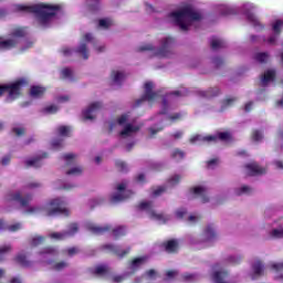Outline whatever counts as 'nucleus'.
<instances>
[{
    "label": "nucleus",
    "instance_id": "nucleus-1",
    "mask_svg": "<svg viewBox=\"0 0 283 283\" xmlns=\"http://www.w3.org/2000/svg\"><path fill=\"white\" fill-rule=\"evenodd\" d=\"M18 10H20V12H31V14H35L40 25H48L53 17H56V13L61 10V6L45 3L33 6L19 4Z\"/></svg>",
    "mask_w": 283,
    "mask_h": 283
},
{
    "label": "nucleus",
    "instance_id": "nucleus-2",
    "mask_svg": "<svg viewBox=\"0 0 283 283\" xmlns=\"http://www.w3.org/2000/svg\"><path fill=\"white\" fill-rule=\"evenodd\" d=\"M170 17L175 19L176 25H178L182 32L189 30V21H200V19H202V14L191 7H185L179 11H174L170 13Z\"/></svg>",
    "mask_w": 283,
    "mask_h": 283
},
{
    "label": "nucleus",
    "instance_id": "nucleus-3",
    "mask_svg": "<svg viewBox=\"0 0 283 283\" xmlns=\"http://www.w3.org/2000/svg\"><path fill=\"white\" fill-rule=\"evenodd\" d=\"M29 82L25 77H20L9 84H0V98L3 94H7V101H17L23 92V87H28Z\"/></svg>",
    "mask_w": 283,
    "mask_h": 283
},
{
    "label": "nucleus",
    "instance_id": "nucleus-4",
    "mask_svg": "<svg viewBox=\"0 0 283 283\" xmlns=\"http://www.w3.org/2000/svg\"><path fill=\"white\" fill-rule=\"evenodd\" d=\"M45 216H70L67 202L62 198L51 199L45 207Z\"/></svg>",
    "mask_w": 283,
    "mask_h": 283
},
{
    "label": "nucleus",
    "instance_id": "nucleus-5",
    "mask_svg": "<svg viewBox=\"0 0 283 283\" xmlns=\"http://www.w3.org/2000/svg\"><path fill=\"white\" fill-rule=\"evenodd\" d=\"M138 209L140 211H147L149 218H151V220H158L159 222H163L164 224H166V222L169 220V217H165V214L163 213H156L154 211V202L151 201H142L138 205Z\"/></svg>",
    "mask_w": 283,
    "mask_h": 283
},
{
    "label": "nucleus",
    "instance_id": "nucleus-6",
    "mask_svg": "<svg viewBox=\"0 0 283 283\" xmlns=\"http://www.w3.org/2000/svg\"><path fill=\"white\" fill-rule=\"evenodd\" d=\"M175 43L176 40L171 36L164 39L161 41V46L154 52V55L159 59H167L171 56V48H174Z\"/></svg>",
    "mask_w": 283,
    "mask_h": 283
},
{
    "label": "nucleus",
    "instance_id": "nucleus-7",
    "mask_svg": "<svg viewBox=\"0 0 283 283\" xmlns=\"http://www.w3.org/2000/svg\"><path fill=\"white\" fill-rule=\"evenodd\" d=\"M144 90V95L135 102V107H140L145 101H155L156 96H158V94L154 92V82H146Z\"/></svg>",
    "mask_w": 283,
    "mask_h": 283
},
{
    "label": "nucleus",
    "instance_id": "nucleus-8",
    "mask_svg": "<svg viewBox=\"0 0 283 283\" xmlns=\"http://www.w3.org/2000/svg\"><path fill=\"white\" fill-rule=\"evenodd\" d=\"M160 248L164 251H166V253L174 254V253H178L180 249V243L178 242L177 239H170V240L164 241L160 244Z\"/></svg>",
    "mask_w": 283,
    "mask_h": 283
},
{
    "label": "nucleus",
    "instance_id": "nucleus-9",
    "mask_svg": "<svg viewBox=\"0 0 283 283\" xmlns=\"http://www.w3.org/2000/svg\"><path fill=\"white\" fill-rule=\"evenodd\" d=\"M102 249H104L106 251H111V253H114L120 260H123V258H125L126 255H129V251H132V248L122 250L118 245H115V244H104V245H102Z\"/></svg>",
    "mask_w": 283,
    "mask_h": 283
},
{
    "label": "nucleus",
    "instance_id": "nucleus-10",
    "mask_svg": "<svg viewBox=\"0 0 283 283\" xmlns=\"http://www.w3.org/2000/svg\"><path fill=\"white\" fill-rule=\"evenodd\" d=\"M101 107H103V104H101V102L92 103L87 107V109H85L83 112L84 120H94V118H95L94 114H96L98 112V109H101Z\"/></svg>",
    "mask_w": 283,
    "mask_h": 283
},
{
    "label": "nucleus",
    "instance_id": "nucleus-11",
    "mask_svg": "<svg viewBox=\"0 0 283 283\" xmlns=\"http://www.w3.org/2000/svg\"><path fill=\"white\" fill-rule=\"evenodd\" d=\"M244 168L248 170L249 176H262L266 174V168L260 166L255 161L247 164Z\"/></svg>",
    "mask_w": 283,
    "mask_h": 283
},
{
    "label": "nucleus",
    "instance_id": "nucleus-12",
    "mask_svg": "<svg viewBox=\"0 0 283 283\" xmlns=\"http://www.w3.org/2000/svg\"><path fill=\"white\" fill-rule=\"evenodd\" d=\"M218 140H231V134L228 132L218 133V135H208L203 137L205 143H218Z\"/></svg>",
    "mask_w": 283,
    "mask_h": 283
},
{
    "label": "nucleus",
    "instance_id": "nucleus-13",
    "mask_svg": "<svg viewBox=\"0 0 283 283\" xmlns=\"http://www.w3.org/2000/svg\"><path fill=\"white\" fill-rule=\"evenodd\" d=\"M10 200L13 202H20L21 207H28L32 200V195L21 196V192H15L10 195Z\"/></svg>",
    "mask_w": 283,
    "mask_h": 283
},
{
    "label": "nucleus",
    "instance_id": "nucleus-14",
    "mask_svg": "<svg viewBox=\"0 0 283 283\" xmlns=\"http://www.w3.org/2000/svg\"><path fill=\"white\" fill-rule=\"evenodd\" d=\"M19 45V39L17 38H10L7 40H3L0 38V50L6 52L8 50H14Z\"/></svg>",
    "mask_w": 283,
    "mask_h": 283
},
{
    "label": "nucleus",
    "instance_id": "nucleus-15",
    "mask_svg": "<svg viewBox=\"0 0 283 283\" xmlns=\"http://www.w3.org/2000/svg\"><path fill=\"white\" fill-rule=\"evenodd\" d=\"M45 92H48V90L43 86H39V85H33L30 88V97L31 98H43V96H45Z\"/></svg>",
    "mask_w": 283,
    "mask_h": 283
},
{
    "label": "nucleus",
    "instance_id": "nucleus-16",
    "mask_svg": "<svg viewBox=\"0 0 283 283\" xmlns=\"http://www.w3.org/2000/svg\"><path fill=\"white\" fill-rule=\"evenodd\" d=\"M88 231L91 233H94L95 235H103V233H107V231H112V226H94V224H88L87 226Z\"/></svg>",
    "mask_w": 283,
    "mask_h": 283
},
{
    "label": "nucleus",
    "instance_id": "nucleus-17",
    "mask_svg": "<svg viewBox=\"0 0 283 283\" xmlns=\"http://www.w3.org/2000/svg\"><path fill=\"white\" fill-rule=\"evenodd\" d=\"M198 94L201 98H216V96H220V88L212 87L207 91H199Z\"/></svg>",
    "mask_w": 283,
    "mask_h": 283
},
{
    "label": "nucleus",
    "instance_id": "nucleus-18",
    "mask_svg": "<svg viewBox=\"0 0 283 283\" xmlns=\"http://www.w3.org/2000/svg\"><path fill=\"white\" fill-rule=\"evenodd\" d=\"M43 158H48V153H43L42 155H38L33 159H29L25 161L27 167H35V169H39L41 167V160Z\"/></svg>",
    "mask_w": 283,
    "mask_h": 283
},
{
    "label": "nucleus",
    "instance_id": "nucleus-19",
    "mask_svg": "<svg viewBox=\"0 0 283 283\" xmlns=\"http://www.w3.org/2000/svg\"><path fill=\"white\" fill-rule=\"evenodd\" d=\"M252 270L254 273V275L252 276V280H255V277H260V275H264V264L260 260H256L252 264Z\"/></svg>",
    "mask_w": 283,
    "mask_h": 283
},
{
    "label": "nucleus",
    "instance_id": "nucleus-20",
    "mask_svg": "<svg viewBox=\"0 0 283 283\" xmlns=\"http://www.w3.org/2000/svg\"><path fill=\"white\" fill-rule=\"evenodd\" d=\"M190 191L195 193V196H201V202L203 205L209 202V197L205 196V192L207 191L205 187L198 186V187L191 188Z\"/></svg>",
    "mask_w": 283,
    "mask_h": 283
},
{
    "label": "nucleus",
    "instance_id": "nucleus-21",
    "mask_svg": "<svg viewBox=\"0 0 283 283\" xmlns=\"http://www.w3.org/2000/svg\"><path fill=\"white\" fill-rule=\"evenodd\" d=\"M28 35V31L25 29V27H18L15 29L12 30L11 32V39H23Z\"/></svg>",
    "mask_w": 283,
    "mask_h": 283
},
{
    "label": "nucleus",
    "instance_id": "nucleus-22",
    "mask_svg": "<svg viewBox=\"0 0 283 283\" xmlns=\"http://www.w3.org/2000/svg\"><path fill=\"white\" fill-rule=\"evenodd\" d=\"M140 127L134 126L132 124H127L122 132H119V136H130L139 132Z\"/></svg>",
    "mask_w": 283,
    "mask_h": 283
},
{
    "label": "nucleus",
    "instance_id": "nucleus-23",
    "mask_svg": "<svg viewBox=\"0 0 283 283\" xmlns=\"http://www.w3.org/2000/svg\"><path fill=\"white\" fill-rule=\"evenodd\" d=\"M247 20L249 23H251L254 28H259V30H264V25L258 20V17H255L253 13L248 12L247 13Z\"/></svg>",
    "mask_w": 283,
    "mask_h": 283
},
{
    "label": "nucleus",
    "instance_id": "nucleus-24",
    "mask_svg": "<svg viewBox=\"0 0 283 283\" xmlns=\"http://www.w3.org/2000/svg\"><path fill=\"white\" fill-rule=\"evenodd\" d=\"M271 81H275V70L265 71L263 76L261 77V83H263V85H266V83H271Z\"/></svg>",
    "mask_w": 283,
    "mask_h": 283
},
{
    "label": "nucleus",
    "instance_id": "nucleus-25",
    "mask_svg": "<svg viewBox=\"0 0 283 283\" xmlns=\"http://www.w3.org/2000/svg\"><path fill=\"white\" fill-rule=\"evenodd\" d=\"M112 233L115 240H118V238L127 235V228H125V226H118L112 230Z\"/></svg>",
    "mask_w": 283,
    "mask_h": 283
},
{
    "label": "nucleus",
    "instance_id": "nucleus-26",
    "mask_svg": "<svg viewBox=\"0 0 283 283\" xmlns=\"http://www.w3.org/2000/svg\"><path fill=\"white\" fill-rule=\"evenodd\" d=\"M210 48H211V50H220L222 48H226V43L223 40L212 38V40L210 42Z\"/></svg>",
    "mask_w": 283,
    "mask_h": 283
},
{
    "label": "nucleus",
    "instance_id": "nucleus-27",
    "mask_svg": "<svg viewBox=\"0 0 283 283\" xmlns=\"http://www.w3.org/2000/svg\"><path fill=\"white\" fill-rule=\"evenodd\" d=\"M77 54H82L83 59L87 61L90 59V53L87 51V44L81 43L80 46L76 50Z\"/></svg>",
    "mask_w": 283,
    "mask_h": 283
},
{
    "label": "nucleus",
    "instance_id": "nucleus-28",
    "mask_svg": "<svg viewBox=\"0 0 283 283\" xmlns=\"http://www.w3.org/2000/svg\"><path fill=\"white\" fill-rule=\"evenodd\" d=\"M203 233L208 240H213L217 235L212 224L207 226Z\"/></svg>",
    "mask_w": 283,
    "mask_h": 283
},
{
    "label": "nucleus",
    "instance_id": "nucleus-29",
    "mask_svg": "<svg viewBox=\"0 0 283 283\" xmlns=\"http://www.w3.org/2000/svg\"><path fill=\"white\" fill-rule=\"evenodd\" d=\"M15 262L20 264V266H30V261H28V256H25L23 253L15 256Z\"/></svg>",
    "mask_w": 283,
    "mask_h": 283
},
{
    "label": "nucleus",
    "instance_id": "nucleus-30",
    "mask_svg": "<svg viewBox=\"0 0 283 283\" xmlns=\"http://www.w3.org/2000/svg\"><path fill=\"white\" fill-rule=\"evenodd\" d=\"M172 160H182L185 159V151L180 148H175L171 153Z\"/></svg>",
    "mask_w": 283,
    "mask_h": 283
},
{
    "label": "nucleus",
    "instance_id": "nucleus-31",
    "mask_svg": "<svg viewBox=\"0 0 283 283\" xmlns=\"http://www.w3.org/2000/svg\"><path fill=\"white\" fill-rule=\"evenodd\" d=\"M49 238H51V240H66L67 237V232L63 231V232H52L51 234H49Z\"/></svg>",
    "mask_w": 283,
    "mask_h": 283
},
{
    "label": "nucleus",
    "instance_id": "nucleus-32",
    "mask_svg": "<svg viewBox=\"0 0 283 283\" xmlns=\"http://www.w3.org/2000/svg\"><path fill=\"white\" fill-rule=\"evenodd\" d=\"M64 255H69V258H74V255H78L81 253V249L78 247H72L66 250H63Z\"/></svg>",
    "mask_w": 283,
    "mask_h": 283
},
{
    "label": "nucleus",
    "instance_id": "nucleus-33",
    "mask_svg": "<svg viewBox=\"0 0 283 283\" xmlns=\"http://www.w3.org/2000/svg\"><path fill=\"white\" fill-rule=\"evenodd\" d=\"M114 83H120V81H123V78H125V74L120 71H112L111 74Z\"/></svg>",
    "mask_w": 283,
    "mask_h": 283
},
{
    "label": "nucleus",
    "instance_id": "nucleus-34",
    "mask_svg": "<svg viewBox=\"0 0 283 283\" xmlns=\"http://www.w3.org/2000/svg\"><path fill=\"white\" fill-rule=\"evenodd\" d=\"M255 61H258V63H266V61H269V53L266 52H262V53H256L254 55Z\"/></svg>",
    "mask_w": 283,
    "mask_h": 283
},
{
    "label": "nucleus",
    "instance_id": "nucleus-35",
    "mask_svg": "<svg viewBox=\"0 0 283 283\" xmlns=\"http://www.w3.org/2000/svg\"><path fill=\"white\" fill-rule=\"evenodd\" d=\"M65 232L67 233V238L75 235V233H78V223H70L69 230Z\"/></svg>",
    "mask_w": 283,
    "mask_h": 283
},
{
    "label": "nucleus",
    "instance_id": "nucleus-36",
    "mask_svg": "<svg viewBox=\"0 0 283 283\" xmlns=\"http://www.w3.org/2000/svg\"><path fill=\"white\" fill-rule=\"evenodd\" d=\"M252 189L249 186H242L234 190L235 196H244V193H251Z\"/></svg>",
    "mask_w": 283,
    "mask_h": 283
},
{
    "label": "nucleus",
    "instance_id": "nucleus-37",
    "mask_svg": "<svg viewBox=\"0 0 283 283\" xmlns=\"http://www.w3.org/2000/svg\"><path fill=\"white\" fill-rule=\"evenodd\" d=\"M63 160H65L66 165H74V160H76V154H65L63 155Z\"/></svg>",
    "mask_w": 283,
    "mask_h": 283
},
{
    "label": "nucleus",
    "instance_id": "nucleus-38",
    "mask_svg": "<svg viewBox=\"0 0 283 283\" xmlns=\"http://www.w3.org/2000/svg\"><path fill=\"white\" fill-rule=\"evenodd\" d=\"M146 261H147L146 256L136 258L132 261V266L134 269H138V266H140V264H145Z\"/></svg>",
    "mask_w": 283,
    "mask_h": 283
},
{
    "label": "nucleus",
    "instance_id": "nucleus-39",
    "mask_svg": "<svg viewBox=\"0 0 283 283\" xmlns=\"http://www.w3.org/2000/svg\"><path fill=\"white\" fill-rule=\"evenodd\" d=\"M108 271H109V269L107 268V265H98L95 268L94 274L95 275H105V273H107Z\"/></svg>",
    "mask_w": 283,
    "mask_h": 283
},
{
    "label": "nucleus",
    "instance_id": "nucleus-40",
    "mask_svg": "<svg viewBox=\"0 0 283 283\" xmlns=\"http://www.w3.org/2000/svg\"><path fill=\"white\" fill-rule=\"evenodd\" d=\"M45 242V237H35L31 240V247H41Z\"/></svg>",
    "mask_w": 283,
    "mask_h": 283
},
{
    "label": "nucleus",
    "instance_id": "nucleus-41",
    "mask_svg": "<svg viewBox=\"0 0 283 283\" xmlns=\"http://www.w3.org/2000/svg\"><path fill=\"white\" fill-rule=\"evenodd\" d=\"M70 266V263L65 261H60L53 265L54 271H63V269H67Z\"/></svg>",
    "mask_w": 283,
    "mask_h": 283
},
{
    "label": "nucleus",
    "instance_id": "nucleus-42",
    "mask_svg": "<svg viewBox=\"0 0 283 283\" xmlns=\"http://www.w3.org/2000/svg\"><path fill=\"white\" fill-rule=\"evenodd\" d=\"M167 191L166 186H158L157 189H155L153 191V197L154 198H158L160 197L163 193H165Z\"/></svg>",
    "mask_w": 283,
    "mask_h": 283
},
{
    "label": "nucleus",
    "instance_id": "nucleus-43",
    "mask_svg": "<svg viewBox=\"0 0 283 283\" xmlns=\"http://www.w3.org/2000/svg\"><path fill=\"white\" fill-rule=\"evenodd\" d=\"M262 138H264V135L262 134V132H260L259 129H255L252 132V140H254V143H260Z\"/></svg>",
    "mask_w": 283,
    "mask_h": 283
},
{
    "label": "nucleus",
    "instance_id": "nucleus-44",
    "mask_svg": "<svg viewBox=\"0 0 283 283\" xmlns=\"http://www.w3.org/2000/svg\"><path fill=\"white\" fill-rule=\"evenodd\" d=\"M55 253H56V249L52 247H46L39 252L40 255H54Z\"/></svg>",
    "mask_w": 283,
    "mask_h": 283
},
{
    "label": "nucleus",
    "instance_id": "nucleus-45",
    "mask_svg": "<svg viewBox=\"0 0 283 283\" xmlns=\"http://www.w3.org/2000/svg\"><path fill=\"white\" fill-rule=\"evenodd\" d=\"M11 251L12 245L10 244L0 247V261L3 260V255H6V253H10Z\"/></svg>",
    "mask_w": 283,
    "mask_h": 283
},
{
    "label": "nucleus",
    "instance_id": "nucleus-46",
    "mask_svg": "<svg viewBox=\"0 0 283 283\" xmlns=\"http://www.w3.org/2000/svg\"><path fill=\"white\" fill-rule=\"evenodd\" d=\"M57 133L60 136L67 137L70 136V126H60L57 127Z\"/></svg>",
    "mask_w": 283,
    "mask_h": 283
},
{
    "label": "nucleus",
    "instance_id": "nucleus-47",
    "mask_svg": "<svg viewBox=\"0 0 283 283\" xmlns=\"http://www.w3.org/2000/svg\"><path fill=\"white\" fill-rule=\"evenodd\" d=\"M83 174V168L81 167H75L66 171V176H81Z\"/></svg>",
    "mask_w": 283,
    "mask_h": 283
},
{
    "label": "nucleus",
    "instance_id": "nucleus-48",
    "mask_svg": "<svg viewBox=\"0 0 283 283\" xmlns=\"http://www.w3.org/2000/svg\"><path fill=\"white\" fill-rule=\"evenodd\" d=\"M282 25H283L282 20H276L275 23L273 24V32L280 35L282 33Z\"/></svg>",
    "mask_w": 283,
    "mask_h": 283
},
{
    "label": "nucleus",
    "instance_id": "nucleus-49",
    "mask_svg": "<svg viewBox=\"0 0 283 283\" xmlns=\"http://www.w3.org/2000/svg\"><path fill=\"white\" fill-rule=\"evenodd\" d=\"M181 177L180 175H174L172 177H170L168 179V185H171V187H176V185H178V182H180Z\"/></svg>",
    "mask_w": 283,
    "mask_h": 283
},
{
    "label": "nucleus",
    "instance_id": "nucleus-50",
    "mask_svg": "<svg viewBox=\"0 0 283 283\" xmlns=\"http://www.w3.org/2000/svg\"><path fill=\"white\" fill-rule=\"evenodd\" d=\"M62 78H72V69L65 67L61 71Z\"/></svg>",
    "mask_w": 283,
    "mask_h": 283
},
{
    "label": "nucleus",
    "instance_id": "nucleus-51",
    "mask_svg": "<svg viewBox=\"0 0 283 283\" xmlns=\"http://www.w3.org/2000/svg\"><path fill=\"white\" fill-rule=\"evenodd\" d=\"M12 133L15 134V136H18V137L25 136V128H23V127H13Z\"/></svg>",
    "mask_w": 283,
    "mask_h": 283
},
{
    "label": "nucleus",
    "instance_id": "nucleus-52",
    "mask_svg": "<svg viewBox=\"0 0 283 283\" xmlns=\"http://www.w3.org/2000/svg\"><path fill=\"white\" fill-rule=\"evenodd\" d=\"M44 112L46 114H56L59 112V106L57 105H50V106H46L44 108Z\"/></svg>",
    "mask_w": 283,
    "mask_h": 283
},
{
    "label": "nucleus",
    "instance_id": "nucleus-53",
    "mask_svg": "<svg viewBox=\"0 0 283 283\" xmlns=\"http://www.w3.org/2000/svg\"><path fill=\"white\" fill-rule=\"evenodd\" d=\"M116 168L118 171H127V164L125 161L117 160L115 163Z\"/></svg>",
    "mask_w": 283,
    "mask_h": 283
},
{
    "label": "nucleus",
    "instance_id": "nucleus-54",
    "mask_svg": "<svg viewBox=\"0 0 283 283\" xmlns=\"http://www.w3.org/2000/svg\"><path fill=\"white\" fill-rule=\"evenodd\" d=\"M212 62L214 67L217 69L222 67V65H224V60L220 56L213 57Z\"/></svg>",
    "mask_w": 283,
    "mask_h": 283
},
{
    "label": "nucleus",
    "instance_id": "nucleus-55",
    "mask_svg": "<svg viewBox=\"0 0 283 283\" xmlns=\"http://www.w3.org/2000/svg\"><path fill=\"white\" fill-rule=\"evenodd\" d=\"M127 120H129V115L124 114V115L117 117V125L123 126V125H125V123H127Z\"/></svg>",
    "mask_w": 283,
    "mask_h": 283
},
{
    "label": "nucleus",
    "instance_id": "nucleus-56",
    "mask_svg": "<svg viewBox=\"0 0 283 283\" xmlns=\"http://www.w3.org/2000/svg\"><path fill=\"white\" fill-rule=\"evenodd\" d=\"M271 237L272 238H276V239L283 238V229H274V230H272Z\"/></svg>",
    "mask_w": 283,
    "mask_h": 283
},
{
    "label": "nucleus",
    "instance_id": "nucleus-57",
    "mask_svg": "<svg viewBox=\"0 0 283 283\" xmlns=\"http://www.w3.org/2000/svg\"><path fill=\"white\" fill-rule=\"evenodd\" d=\"M149 51H154V45L145 44L137 49V52H149Z\"/></svg>",
    "mask_w": 283,
    "mask_h": 283
},
{
    "label": "nucleus",
    "instance_id": "nucleus-58",
    "mask_svg": "<svg viewBox=\"0 0 283 283\" xmlns=\"http://www.w3.org/2000/svg\"><path fill=\"white\" fill-rule=\"evenodd\" d=\"M99 28H109L112 25V22H109V20L107 19H101L98 22Z\"/></svg>",
    "mask_w": 283,
    "mask_h": 283
},
{
    "label": "nucleus",
    "instance_id": "nucleus-59",
    "mask_svg": "<svg viewBox=\"0 0 283 283\" xmlns=\"http://www.w3.org/2000/svg\"><path fill=\"white\" fill-rule=\"evenodd\" d=\"M91 2L90 4V10H92L93 12L98 10V3L101 2V0H88Z\"/></svg>",
    "mask_w": 283,
    "mask_h": 283
},
{
    "label": "nucleus",
    "instance_id": "nucleus-60",
    "mask_svg": "<svg viewBox=\"0 0 283 283\" xmlns=\"http://www.w3.org/2000/svg\"><path fill=\"white\" fill-rule=\"evenodd\" d=\"M122 200H125V197H123L120 193L113 195L111 198L112 202H122Z\"/></svg>",
    "mask_w": 283,
    "mask_h": 283
},
{
    "label": "nucleus",
    "instance_id": "nucleus-61",
    "mask_svg": "<svg viewBox=\"0 0 283 283\" xmlns=\"http://www.w3.org/2000/svg\"><path fill=\"white\" fill-rule=\"evenodd\" d=\"M184 282H193L196 280V275L186 273L182 276Z\"/></svg>",
    "mask_w": 283,
    "mask_h": 283
},
{
    "label": "nucleus",
    "instance_id": "nucleus-62",
    "mask_svg": "<svg viewBox=\"0 0 283 283\" xmlns=\"http://www.w3.org/2000/svg\"><path fill=\"white\" fill-rule=\"evenodd\" d=\"M8 231H11V232H15V231H19L21 229V223H15V224H12V226H9L7 227Z\"/></svg>",
    "mask_w": 283,
    "mask_h": 283
},
{
    "label": "nucleus",
    "instance_id": "nucleus-63",
    "mask_svg": "<svg viewBox=\"0 0 283 283\" xmlns=\"http://www.w3.org/2000/svg\"><path fill=\"white\" fill-rule=\"evenodd\" d=\"M52 147L53 149H61V147H63V140L61 139H56L52 143Z\"/></svg>",
    "mask_w": 283,
    "mask_h": 283
},
{
    "label": "nucleus",
    "instance_id": "nucleus-64",
    "mask_svg": "<svg viewBox=\"0 0 283 283\" xmlns=\"http://www.w3.org/2000/svg\"><path fill=\"white\" fill-rule=\"evenodd\" d=\"M271 269H272L273 271H283V263H273V264L271 265Z\"/></svg>",
    "mask_w": 283,
    "mask_h": 283
}]
</instances>
